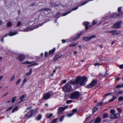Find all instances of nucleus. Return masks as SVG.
I'll use <instances>...</instances> for the list:
<instances>
[{"label": "nucleus", "instance_id": "nucleus-49", "mask_svg": "<svg viewBox=\"0 0 123 123\" xmlns=\"http://www.w3.org/2000/svg\"><path fill=\"white\" fill-rule=\"evenodd\" d=\"M68 106H67L64 107H63V108L64 109V110H65L66 109L68 108Z\"/></svg>", "mask_w": 123, "mask_h": 123}, {"label": "nucleus", "instance_id": "nucleus-46", "mask_svg": "<svg viewBox=\"0 0 123 123\" xmlns=\"http://www.w3.org/2000/svg\"><path fill=\"white\" fill-rule=\"evenodd\" d=\"M48 52H45V57H46L48 55Z\"/></svg>", "mask_w": 123, "mask_h": 123}, {"label": "nucleus", "instance_id": "nucleus-60", "mask_svg": "<svg viewBox=\"0 0 123 123\" xmlns=\"http://www.w3.org/2000/svg\"><path fill=\"white\" fill-rule=\"evenodd\" d=\"M118 11L119 12H120L121 11V8H118Z\"/></svg>", "mask_w": 123, "mask_h": 123}, {"label": "nucleus", "instance_id": "nucleus-13", "mask_svg": "<svg viewBox=\"0 0 123 123\" xmlns=\"http://www.w3.org/2000/svg\"><path fill=\"white\" fill-rule=\"evenodd\" d=\"M55 50V48H54L52 49L49 51L48 55H50L51 54H52L54 53Z\"/></svg>", "mask_w": 123, "mask_h": 123}, {"label": "nucleus", "instance_id": "nucleus-5", "mask_svg": "<svg viewBox=\"0 0 123 123\" xmlns=\"http://www.w3.org/2000/svg\"><path fill=\"white\" fill-rule=\"evenodd\" d=\"M34 61H33L31 62H30L29 61H27L26 62H23L22 63L24 64H32L31 65H30V66H34L35 65H37L38 64L37 63L35 62L34 63Z\"/></svg>", "mask_w": 123, "mask_h": 123}, {"label": "nucleus", "instance_id": "nucleus-56", "mask_svg": "<svg viewBox=\"0 0 123 123\" xmlns=\"http://www.w3.org/2000/svg\"><path fill=\"white\" fill-rule=\"evenodd\" d=\"M122 93V91L119 92L118 93H117V95H118L119 94H121Z\"/></svg>", "mask_w": 123, "mask_h": 123}, {"label": "nucleus", "instance_id": "nucleus-62", "mask_svg": "<svg viewBox=\"0 0 123 123\" xmlns=\"http://www.w3.org/2000/svg\"><path fill=\"white\" fill-rule=\"evenodd\" d=\"M3 40H4V38H2V39L1 40V41L2 42H3Z\"/></svg>", "mask_w": 123, "mask_h": 123}, {"label": "nucleus", "instance_id": "nucleus-64", "mask_svg": "<svg viewBox=\"0 0 123 123\" xmlns=\"http://www.w3.org/2000/svg\"><path fill=\"white\" fill-rule=\"evenodd\" d=\"M77 53V52L76 51H75L74 52V54H76Z\"/></svg>", "mask_w": 123, "mask_h": 123}, {"label": "nucleus", "instance_id": "nucleus-9", "mask_svg": "<svg viewBox=\"0 0 123 123\" xmlns=\"http://www.w3.org/2000/svg\"><path fill=\"white\" fill-rule=\"evenodd\" d=\"M111 33L112 34V36H113L114 35H118V34H120L121 32L120 31H118L116 30L115 31H111Z\"/></svg>", "mask_w": 123, "mask_h": 123}, {"label": "nucleus", "instance_id": "nucleus-63", "mask_svg": "<svg viewBox=\"0 0 123 123\" xmlns=\"http://www.w3.org/2000/svg\"><path fill=\"white\" fill-rule=\"evenodd\" d=\"M2 24V22L0 20V24L1 25Z\"/></svg>", "mask_w": 123, "mask_h": 123}, {"label": "nucleus", "instance_id": "nucleus-10", "mask_svg": "<svg viewBox=\"0 0 123 123\" xmlns=\"http://www.w3.org/2000/svg\"><path fill=\"white\" fill-rule=\"evenodd\" d=\"M120 116L119 115L118 113H116L115 114L111 115V118L114 119L117 118H118Z\"/></svg>", "mask_w": 123, "mask_h": 123}, {"label": "nucleus", "instance_id": "nucleus-53", "mask_svg": "<svg viewBox=\"0 0 123 123\" xmlns=\"http://www.w3.org/2000/svg\"><path fill=\"white\" fill-rule=\"evenodd\" d=\"M32 72V69H31L29 70V73H30V74H31V73Z\"/></svg>", "mask_w": 123, "mask_h": 123}, {"label": "nucleus", "instance_id": "nucleus-26", "mask_svg": "<svg viewBox=\"0 0 123 123\" xmlns=\"http://www.w3.org/2000/svg\"><path fill=\"white\" fill-rule=\"evenodd\" d=\"M110 112L112 114H113L115 113V111L114 110H111Z\"/></svg>", "mask_w": 123, "mask_h": 123}, {"label": "nucleus", "instance_id": "nucleus-51", "mask_svg": "<svg viewBox=\"0 0 123 123\" xmlns=\"http://www.w3.org/2000/svg\"><path fill=\"white\" fill-rule=\"evenodd\" d=\"M100 65V64L99 63H96L94 64V65L95 66H99Z\"/></svg>", "mask_w": 123, "mask_h": 123}, {"label": "nucleus", "instance_id": "nucleus-54", "mask_svg": "<svg viewBox=\"0 0 123 123\" xmlns=\"http://www.w3.org/2000/svg\"><path fill=\"white\" fill-rule=\"evenodd\" d=\"M3 75H1L0 77V81L3 78Z\"/></svg>", "mask_w": 123, "mask_h": 123}, {"label": "nucleus", "instance_id": "nucleus-15", "mask_svg": "<svg viewBox=\"0 0 123 123\" xmlns=\"http://www.w3.org/2000/svg\"><path fill=\"white\" fill-rule=\"evenodd\" d=\"M64 109L63 107H60L59 108V111L58 112V113L59 115L62 113L63 111L64 110Z\"/></svg>", "mask_w": 123, "mask_h": 123}, {"label": "nucleus", "instance_id": "nucleus-1", "mask_svg": "<svg viewBox=\"0 0 123 123\" xmlns=\"http://www.w3.org/2000/svg\"><path fill=\"white\" fill-rule=\"evenodd\" d=\"M87 80L86 77L78 76L75 80H71L67 83L62 88L63 91L65 92H69L72 90V85H78L80 86H84Z\"/></svg>", "mask_w": 123, "mask_h": 123}, {"label": "nucleus", "instance_id": "nucleus-35", "mask_svg": "<svg viewBox=\"0 0 123 123\" xmlns=\"http://www.w3.org/2000/svg\"><path fill=\"white\" fill-rule=\"evenodd\" d=\"M123 100V97L121 96L120 97L118 98V100L119 101H121Z\"/></svg>", "mask_w": 123, "mask_h": 123}, {"label": "nucleus", "instance_id": "nucleus-21", "mask_svg": "<svg viewBox=\"0 0 123 123\" xmlns=\"http://www.w3.org/2000/svg\"><path fill=\"white\" fill-rule=\"evenodd\" d=\"M82 33H79V34H78L77 35V37H76V38H75L74 39H73V40H75L77 39H78L79 37L81 35Z\"/></svg>", "mask_w": 123, "mask_h": 123}, {"label": "nucleus", "instance_id": "nucleus-23", "mask_svg": "<svg viewBox=\"0 0 123 123\" xmlns=\"http://www.w3.org/2000/svg\"><path fill=\"white\" fill-rule=\"evenodd\" d=\"M42 116L41 115H38V116H37V120H40L41 118L42 117Z\"/></svg>", "mask_w": 123, "mask_h": 123}, {"label": "nucleus", "instance_id": "nucleus-20", "mask_svg": "<svg viewBox=\"0 0 123 123\" xmlns=\"http://www.w3.org/2000/svg\"><path fill=\"white\" fill-rule=\"evenodd\" d=\"M78 44L77 43H75L73 44H71L69 45V46L70 47L75 46Z\"/></svg>", "mask_w": 123, "mask_h": 123}, {"label": "nucleus", "instance_id": "nucleus-6", "mask_svg": "<svg viewBox=\"0 0 123 123\" xmlns=\"http://www.w3.org/2000/svg\"><path fill=\"white\" fill-rule=\"evenodd\" d=\"M25 56L24 55L20 54L17 57V59L20 61L22 62L24 60Z\"/></svg>", "mask_w": 123, "mask_h": 123}, {"label": "nucleus", "instance_id": "nucleus-8", "mask_svg": "<svg viewBox=\"0 0 123 123\" xmlns=\"http://www.w3.org/2000/svg\"><path fill=\"white\" fill-rule=\"evenodd\" d=\"M95 37L96 36L95 35H93L89 37H84L83 38V39L84 41H87L89 40H90L92 39V38Z\"/></svg>", "mask_w": 123, "mask_h": 123}, {"label": "nucleus", "instance_id": "nucleus-17", "mask_svg": "<svg viewBox=\"0 0 123 123\" xmlns=\"http://www.w3.org/2000/svg\"><path fill=\"white\" fill-rule=\"evenodd\" d=\"M26 95L25 94H24L23 95H22L21 96V98H20V99L21 100L20 102H19V103H20L22 101H23V99L25 98L26 97Z\"/></svg>", "mask_w": 123, "mask_h": 123}, {"label": "nucleus", "instance_id": "nucleus-59", "mask_svg": "<svg viewBox=\"0 0 123 123\" xmlns=\"http://www.w3.org/2000/svg\"><path fill=\"white\" fill-rule=\"evenodd\" d=\"M62 41L63 43H64L66 42L65 40H62Z\"/></svg>", "mask_w": 123, "mask_h": 123}, {"label": "nucleus", "instance_id": "nucleus-28", "mask_svg": "<svg viewBox=\"0 0 123 123\" xmlns=\"http://www.w3.org/2000/svg\"><path fill=\"white\" fill-rule=\"evenodd\" d=\"M57 118H55L52 121V123H56Z\"/></svg>", "mask_w": 123, "mask_h": 123}, {"label": "nucleus", "instance_id": "nucleus-57", "mask_svg": "<svg viewBox=\"0 0 123 123\" xmlns=\"http://www.w3.org/2000/svg\"><path fill=\"white\" fill-rule=\"evenodd\" d=\"M88 26H85V30H87L88 29Z\"/></svg>", "mask_w": 123, "mask_h": 123}, {"label": "nucleus", "instance_id": "nucleus-37", "mask_svg": "<svg viewBox=\"0 0 123 123\" xmlns=\"http://www.w3.org/2000/svg\"><path fill=\"white\" fill-rule=\"evenodd\" d=\"M111 94V93H108L107 94H105L104 97H105L108 95H110Z\"/></svg>", "mask_w": 123, "mask_h": 123}, {"label": "nucleus", "instance_id": "nucleus-45", "mask_svg": "<svg viewBox=\"0 0 123 123\" xmlns=\"http://www.w3.org/2000/svg\"><path fill=\"white\" fill-rule=\"evenodd\" d=\"M77 110L76 109H73V110L72 112L73 113H74L76 112L77 111Z\"/></svg>", "mask_w": 123, "mask_h": 123}, {"label": "nucleus", "instance_id": "nucleus-58", "mask_svg": "<svg viewBox=\"0 0 123 123\" xmlns=\"http://www.w3.org/2000/svg\"><path fill=\"white\" fill-rule=\"evenodd\" d=\"M34 5L35 4H34V3H32L30 5L31 6H34Z\"/></svg>", "mask_w": 123, "mask_h": 123}, {"label": "nucleus", "instance_id": "nucleus-38", "mask_svg": "<svg viewBox=\"0 0 123 123\" xmlns=\"http://www.w3.org/2000/svg\"><path fill=\"white\" fill-rule=\"evenodd\" d=\"M96 23L97 22L96 21H95L94 20H93L92 21V25H94L96 24Z\"/></svg>", "mask_w": 123, "mask_h": 123}, {"label": "nucleus", "instance_id": "nucleus-18", "mask_svg": "<svg viewBox=\"0 0 123 123\" xmlns=\"http://www.w3.org/2000/svg\"><path fill=\"white\" fill-rule=\"evenodd\" d=\"M62 56V55H61L60 56H59V55H57L56 56L55 58H54L53 59V61H55L56 60H57L58 58L61 57Z\"/></svg>", "mask_w": 123, "mask_h": 123}, {"label": "nucleus", "instance_id": "nucleus-24", "mask_svg": "<svg viewBox=\"0 0 123 123\" xmlns=\"http://www.w3.org/2000/svg\"><path fill=\"white\" fill-rule=\"evenodd\" d=\"M89 24V23L88 22H84L83 23V24L85 26H88Z\"/></svg>", "mask_w": 123, "mask_h": 123}, {"label": "nucleus", "instance_id": "nucleus-33", "mask_svg": "<svg viewBox=\"0 0 123 123\" xmlns=\"http://www.w3.org/2000/svg\"><path fill=\"white\" fill-rule=\"evenodd\" d=\"M16 98V97H15L12 99V103L14 102L15 101Z\"/></svg>", "mask_w": 123, "mask_h": 123}, {"label": "nucleus", "instance_id": "nucleus-34", "mask_svg": "<svg viewBox=\"0 0 123 123\" xmlns=\"http://www.w3.org/2000/svg\"><path fill=\"white\" fill-rule=\"evenodd\" d=\"M52 114H50L49 115H47V118H49L52 116Z\"/></svg>", "mask_w": 123, "mask_h": 123}, {"label": "nucleus", "instance_id": "nucleus-4", "mask_svg": "<svg viewBox=\"0 0 123 123\" xmlns=\"http://www.w3.org/2000/svg\"><path fill=\"white\" fill-rule=\"evenodd\" d=\"M97 83V80H92L90 84L86 86V87L87 88H92L95 86Z\"/></svg>", "mask_w": 123, "mask_h": 123}, {"label": "nucleus", "instance_id": "nucleus-19", "mask_svg": "<svg viewBox=\"0 0 123 123\" xmlns=\"http://www.w3.org/2000/svg\"><path fill=\"white\" fill-rule=\"evenodd\" d=\"M18 106H16L13 109V110L12 111V113L15 112V111H16L18 110Z\"/></svg>", "mask_w": 123, "mask_h": 123}, {"label": "nucleus", "instance_id": "nucleus-44", "mask_svg": "<svg viewBox=\"0 0 123 123\" xmlns=\"http://www.w3.org/2000/svg\"><path fill=\"white\" fill-rule=\"evenodd\" d=\"M121 85H117L116 86V87L117 88H121L122 87V86H121Z\"/></svg>", "mask_w": 123, "mask_h": 123}, {"label": "nucleus", "instance_id": "nucleus-55", "mask_svg": "<svg viewBox=\"0 0 123 123\" xmlns=\"http://www.w3.org/2000/svg\"><path fill=\"white\" fill-rule=\"evenodd\" d=\"M31 74H30V73H26V75H27L28 76L30 75Z\"/></svg>", "mask_w": 123, "mask_h": 123}, {"label": "nucleus", "instance_id": "nucleus-14", "mask_svg": "<svg viewBox=\"0 0 123 123\" xmlns=\"http://www.w3.org/2000/svg\"><path fill=\"white\" fill-rule=\"evenodd\" d=\"M101 118L99 117H98L96 119L94 122V123H99L101 122Z\"/></svg>", "mask_w": 123, "mask_h": 123}, {"label": "nucleus", "instance_id": "nucleus-30", "mask_svg": "<svg viewBox=\"0 0 123 123\" xmlns=\"http://www.w3.org/2000/svg\"><path fill=\"white\" fill-rule=\"evenodd\" d=\"M21 80L20 79H18L17 80V81L16 82V85H17L19 83V82H20V81H21Z\"/></svg>", "mask_w": 123, "mask_h": 123}, {"label": "nucleus", "instance_id": "nucleus-11", "mask_svg": "<svg viewBox=\"0 0 123 123\" xmlns=\"http://www.w3.org/2000/svg\"><path fill=\"white\" fill-rule=\"evenodd\" d=\"M50 94L49 93H47L45 95L43 98L44 99H46L49 98L50 97Z\"/></svg>", "mask_w": 123, "mask_h": 123}, {"label": "nucleus", "instance_id": "nucleus-31", "mask_svg": "<svg viewBox=\"0 0 123 123\" xmlns=\"http://www.w3.org/2000/svg\"><path fill=\"white\" fill-rule=\"evenodd\" d=\"M73 100H67L66 101V103L67 104H69L72 102Z\"/></svg>", "mask_w": 123, "mask_h": 123}, {"label": "nucleus", "instance_id": "nucleus-16", "mask_svg": "<svg viewBox=\"0 0 123 123\" xmlns=\"http://www.w3.org/2000/svg\"><path fill=\"white\" fill-rule=\"evenodd\" d=\"M51 6V7H58V5L56 4H55L53 2H51L50 3Z\"/></svg>", "mask_w": 123, "mask_h": 123}, {"label": "nucleus", "instance_id": "nucleus-52", "mask_svg": "<svg viewBox=\"0 0 123 123\" xmlns=\"http://www.w3.org/2000/svg\"><path fill=\"white\" fill-rule=\"evenodd\" d=\"M27 79L26 78H25L24 80L23 83H25L27 81Z\"/></svg>", "mask_w": 123, "mask_h": 123}, {"label": "nucleus", "instance_id": "nucleus-43", "mask_svg": "<svg viewBox=\"0 0 123 123\" xmlns=\"http://www.w3.org/2000/svg\"><path fill=\"white\" fill-rule=\"evenodd\" d=\"M119 68L120 69L123 68V65L122 64L120 65L119 66Z\"/></svg>", "mask_w": 123, "mask_h": 123}, {"label": "nucleus", "instance_id": "nucleus-61", "mask_svg": "<svg viewBox=\"0 0 123 123\" xmlns=\"http://www.w3.org/2000/svg\"><path fill=\"white\" fill-rule=\"evenodd\" d=\"M66 80H64L63 81V83H66Z\"/></svg>", "mask_w": 123, "mask_h": 123}, {"label": "nucleus", "instance_id": "nucleus-29", "mask_svg": "<svg viewBox=\"0 0 123 123\" xmlns=\"http://www.w3.org/2000/svg\"><path fill=\"white\" fill-rule=\"evenodd\" d=\"M98 110V108L97 107H95L93 109V112L94 113L96 111Z\"/></svg>", "mask_w": 123, "mask_h": 123}, {"label": "nucleus", "instance_id": "nucleus-39", "mask_svg": "<svg viewBox=\"0 0 123 123\" xmlns=\"http://www.w3.org/2000/svg\"><path fill=\"white\" fill-rule=\"evenodd\" d=\"M13 107V106L9 107L7 110H6V111H8L12 109Z\"/></svg>", "mask_w": 123, "mask_h": 123}, {"label": "nucleus", "instance_id": "nucleus-3", "mask_svg": "<svg viewBox=\"0 0 123 123\" xmlns=\"http://www.w3.org/2000/svg\"><path fill=\"white\" fill-rule=\"evenodd\" d=\"M80 95V92L78 91H75L71 94L70 98L71 99H76L78 98Z\"/></svg>", "mask_w": 123, "mask_h": 123}, {"label": "nucleus", "instance_id": "nucleus-25", "mask_svg": "<svg viewBox=\"0 0 123 123\" xmlns=\"http://www.w3.org/2000/svg\"><path fill=\"white\" fill-rule=\"evenodd\" d=\"M12 25V23L10 22H9L7 24V26L8 27L11 26Z\"/></svg>", "mask_w": 123, "mask_h": 123}, {"label": "nucleus", "instance_id": "nucleus-27", "mask_svg": "<svg viewBox=\"0 0 123 123\" xmlns=\"http://www.w3.org/2000/svg\"><path fill=\"white\" fill-rule=\"evenodd\" d=\"M115 98L114 97H113V98H111V99L109 101L108 103L113 101L114 100Z\"/></svg>", "mask_w": 123, "mask_h": 123}, {"label": "nucleus", "instance_id": "nucleus-2", "mask_svg": "<svg viewBox=\"0 0 123 123\" xmlns=\"http://www.w3.org/2000/svg\"><path fill=\"white\" fill-rule=\"evenodd\" d=\"M26 111L27 112L25 117L26 118L28 119L32 116L34 114V113H35L36 114L37 112V110L36 109L35 110H33L32 109L31 107H29L27 108Z\"/></svg>", "mask_w": 123, "mask_h": 123}, {"label": "nucleus", "instance_id": "nucleus-36", "mask_svg": "<svg viewBox=\"0 0 123 123\" xmlns=\"http://www.w3.org/2000/svg\"><path fill=\"white\" fill-rule=\"evenodd\" d=\"M64 117V116H63L62 117L60 118V122H62V121L63 118Z\"/></svg>", "mask_w": 123, "mask_h": 123}, {"label": "nucleus", "instance_id": "nucleus-7", "mask_svg": "<svg viewBox=\"0 0 123 123\" xmlns=\"http://www.w3.org/2000/svg\"><path fill=\"white\" fill-rule=\"evenodd\" d=\"M121 22H117L113 25L112 27L114 28H118L121 27Z\"/></svg>", "mask_w": 123, "mask_h": 123}, {"label": "nucleus", "instance_id": "nucleus-41", "mask_svg": "<svg viewBox=\"0 0 123 123\" xmlns=\"http://www.w3.org/2000/svg\"><path fill=\"white\" fill-rule=\"evenodd\" d=\"M117 110H118V111L119 112V113L121 112L122 111V110L120 109L119 108H117Z\"/></svg>", "mask_w": 123, "mask_h": 123}, {"label": "nucleus", "instance_id": "nucleus-32", "mask_svg": "<svg viewBox=\"0 0 123 123\" xmlns=\"http://www.w3.org/2000/svg\"><path fill=\"white\" fill-rule=\"evenodd\" d=\"M14 77H15V75H14L12 78H11L10 80V81L11 82V81H12L14 79Z\"/></svg>", "mask_w": 123, "mask_h": 123}, {"label": "nucleus", "instance_id": "nucleus-40", "mask_svg": "<svg viewBox=\"0 0 123 123\" xmlns=\"http://www.w3.org/2000/svg\"><path fill=\"white\" fill-rule=\"evenodd\" d=\"M109 73H107V71L106 72L105 74L104 75V77H105V76H107L108 75H109Z\"/></svg>", "mask_w": 123, "mask_h": 123}, {"label": "nucleus", "instance_id": "nucleus-12", "mask_svg": "<svg viewBox=\"0 0 123 123\" xmlns=\"http://www.w3.org/2000/svg\"><path fill=\"white\" fill-rule=\"evenodd\" d=\"M18 33V32L17 31H15L13 32H11L9 33L8 35L9 36H12L14 35H15L17 34Z\"/></svg>", "mask_w": 123, "mask_h": 123}, {"label": "nucleus", "instance_id": "nucleus-47", "mask_svg": "<svg viewBox=\"0 0 123 123\" xmlns=\"http://www.w3.org/2000/svg\"><path fill=\"white\" fill-rule=\"evenodd\" d=\"M70 12H66L64 14H63V16H64L66 15L67 14H68V13H70Z\"/></svg>", "mask_w": 123, "mask_h": 123}, {"label": "nucleus", "instance_id": "nucleus-42", "mask_svg": "<svg viewBox=\"0 0 123 123\" xmlns=\"http://www.w3.org/2000/svg\"><path fill=\"white\" fill-rule=\"evenodd\" d=\"M74 113H70L68 114V115H67V116H72L73 115H74Z\"/></svg>", "mask_w": 123, "mask_h": 123}, {"label": "nucleus", "instance_id": "nucleus-50", "mask_svg": "<svg viewBox=\"0 0 123 123\" xmlns=\"http://www.w3.org/2000/svg\"><path fill=\"white\" fill-rule=\"evenodd\" d=\"M102 102H100V103H98L97 104V105H98V106H100V105H102Z\"/></svg>", "mask_w": 123, "mask_h": 123}, {"label": "nucleus", "instance_id": "nucleus-22", "mask_svg": "<svg viewBox=\"0 0 123 123\" xmlns=\"http://www.w3.org/2000/svg\"><path fill=\"white\" fill-rule=\"evenodd\" d=\"M108 117V115L106 113H105L103 115V117L104 118Z\"/></svg>", "mask_w": 123, "mask_h": 123}, {"label": "nucleus", "instance_id": "nucleus-48", "mask_svg": "<svg viewBox=\"0 0 123 123\" xmlns=\"http://www.w3.org/2000/svg\"><path fill=\"white\" fill-rule=\"evenodd\" d=\"M21 23L20 22H19L18 23L17 25V26H19L20 25H21Z\"/></svg>", "mask_w": 123, "mask_h": 123}]
</instances>
